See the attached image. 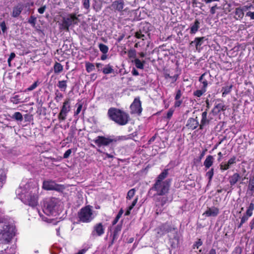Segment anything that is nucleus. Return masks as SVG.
Wrapping results in <instances>:
<instances>
[{
    "label": "nucleus",
    "mask_w": 254,
    "mask_h": 254,
    "mask_svg": "<svg viewBox=\"0 0 254 254\" xmlns=\"http://www.w3.org/2000/svg\"><path fill=\"white\" fill-rule=\"evenodd\" d=\"M168 170H164L158 176L155 180V183L151 190L156 191L157 195H166L170 187V181L165 180L168 176Z\"/></svg>",
    "instance_id": "1"
},
{
    "label": "nucleus",
    "mask_w": 254,
    "mask_h": 254,
    "mask_svg": "<svg viewBox=\"0 0 254 254\" xmlns=\"http://www.w3.org/2000/svg\"><path fill=\"white\" fill-rule=\"evenodd\" d=\"M108 115L110 118L121 126L126 125L128 121V115L125 112L112 108L109 109Z\"/></svg>",
    "instance_id": "2"
},
{
    "label": "nucleus",
    "mask_w": 254,
    "mask_h": 254,
    "mask_svg": "<svg viewBox=\"0 0 254 254\" xmlns=\"http://www.w3.org/2000/svg\"><path fill=\"white\" fill-rule=\"evenodd\" d=\"M60 201L56 198H52L44 203L43 212L48 216H57L59 214Z\"/></svg>",
    "instance_id": "3"
},
{
    "label": "nucleus",
    "mask_w": 254,
    "mask_h": 254,
    "mask_svg": "<svg viewBox=\"0 0 254 254\" xmlns=\"http://www.w3.org/2000/svg\"><path fill=\"white\" fill-rule=\"evenodd\" d=\"M96 216L92 206L87 205L82 207L78 213L79 220L83 223H89Z\"/></svg>",
    "instance_id": "4"
},
{
    "label": "nucleus",
    "mask_w": 254,
    "mask_h": 254,
    "mask_svg": "<svg viewBox=\"0 0 254 254\" xmlns=\"http://www.w3.org/2000/svg\"><path fill=\"white\" fill-rule=\"evenodd\" d=\"M13 236V228L10 225L4 224L0 228V242L1 243H8Z\"/></svg>",
    "instance_id": "5"
},
{
    "label": "nucleus",
    "mask_w": 254,
    "mask_h": 254,
    "mask_svg": "<svg viewBox=\"0 0 254 254\" xmlns=\"http://www.w3.org/2000/svg\"><path fill=\"white\" fill-rule=\"evenodd\" d=\"M123 136H98L96 137L93 141L99 147L102 146H107L110 143L116 142L119 140L122 139Z\"/></svg>",
    "instance_id": "6"
},
{
    "label": "nucleus",
    "mask_w": 254,
    "mask_h": 254,
    "mask_svg": "<svg viewBox=\"0 0 254 254\" xmlns=\"http://www.w3.org/2000/svg\"><path fill=\"white\" fill-rule=\"evenodd\" d=\"M38 195L32 191L28 192L21 198L22 201L26 205L34 207L38 205Z\"/></svg>",
    "instance_id": "7"
},
{
    "label": "nucleus",
    "mask_w": 254,
    "mask_h": 254,
    "mask_svg": "<svg viewBox=\"0 0 254 254\" xmlns=\"http://www.w3.org/2000/svg\"><path fill=\"white\" fill-rule=\"evenodd\" d=\"M43 188L45 190H54L62 192L64 190L63 185L57 184L53 181H44Z\"/></svg>",
    "instance_id": "8"
},
{
    "label": "nucleus",
    "mask_w": 254,
    "mask_h": 254,
    "mask_svg": "<svg viewBox=\"0 0 254 254\" xmlns=\"http://www.w3.org/2000/svg\"><path fill=\"white\" fill-rule=\"evenodd\" d=\"M130 113L139 115L142 112L141 103L139 98H135L133 102L130 105Z\"/></svg>",
    "instance_id": "9"
},
{
    "label": "nucleus",
    "mask_w": 254,
    "mask_h": 254,
    "mask_svg": "<svg viewBox=\"0 0 254 254\" xmlns=\"http://www.w3.org/2000/svg\"><path fill=\"white\" fill-rule=\"evenodd\" d=\"M79 20L75 14H70L64 18V29L66 28L67 30L70 26H73L77 25Z\"/></svg>",
    "instance_id": "10"
},
{
    "label": "nucleus",
    "mask_w": 254,
    "mask_h": 254,
    "mask_svg": "<svg viewBox=\"0 0 254 254\" xmlns=\"http://www.w3.org/2000/svg\"><path fill=\"white\" fill-rule=\"evenodd\" d=\"M105 232V228L101 223H99L95 224L93 227V229L92 231V235L93 236H101Z\"/></svg>",
    "instance_id": "11"
},
{
    "label": "nucleus",
    "mask_w": 254,
    "mask_h": 254,
    "mask_svg": "<svg viewBox=\"0 0 254 254\" xmlns=\"http://www.w3.org/2000/svg\"><path fill=\"white\" fill-rule=\"evenodd\" d=\"M174 228H172L171 226L167 224H163L157 229V234L159 237L162 236L167 233L171 232L172 231H175Z\"/></svg>",
    "instance_id": "12"
},
{
    "label": "nucleus",
    "mask_w": 254,
    "mask_h": 254,
    "mask_svg": "<svg viewBox=\"0 0 254 254\" xmlns=\"http://www.w3.org/2000/svg\"><path fill=\"white\" fill-rule=\"evenodd\" d=\"M219 213V209L218 208L212 206L208 207L207 210L203 213V215L207 217H215Z\"/></svg>",
    "instance_id": "13"
},
{
    "label": "nucleus",
    "mask_w": 254,
    "mask_h": 254,
    "mask_svg": "<svg viewBox=\"0 0 254 254\" xmlns=\"http://www.w3.org/2000/svg\"><path fill=\"white\" fill-rule=\"evenodd\" d=\"M197 117L195 119L189 118L187 121V124L186 125V127L190 130H194L199 126V122L197 119Z\"/></svg>",
    "instance_id": "14"
},
{
    "label": "nucleus",
    "mask_w": 254,
    "mask_h": 254,
    "mask_svg": "<svg viewBox=\"0 0 254 254\" xmlns=\"http://www.w3.org/2000/svg\"><path fill=\"white\" fill-rule=\"evenodd\" d=\"M125 5L124 0H117L112 2L111 7L114 10L122 11Z\"/></svg>",
    "instance_id": "15"
},
{
    "label": "nucleus",
    "mask_w": 254,
    "mask_h": 254,
    "mask_svg": "<svg viewBox=\"0 0 254 254\" xmlns=\"http://www.w3.org/2000/svg\"><path fill=\"white\" fill-rule=\"evenodd\" d=\"M23 7L24 6L23 4L21 3H19L17 5H15L12 9L11 13L12 17L16 18L19 16L21 14Z\"/></svg>",
    "instance_id": "16"
},
{
    "label": "nucleus",
    "mask_w": 254,
    "mask_h": 254,
    "mask_svg": "<svg viewBox=\"0 0 254 254\" xmlns=\"http://www.w3.org/2000/svg\"><path fill=\"white\" fill-rule=\"evenodd\" d=\"M247 194L249 196H254V176L249 180L247 190Z\"/></svg>",
    "instance_id": "17"
},
{
    "label": "nucleus",
    "mask_w": 254,
    "mask_h": 254,
    "mask_svg": "<svg viewBox=\"0 0 254 254\" xmlns=\"http://www.w3.org/2000/svg\"><path fill=\"white\" fill-rule=\"evenodd\" d=\"M214 158L212 155H208L206 156L204 161L203 165L206 169H209L213 164Z\"/></svg>",
    "instance_id": "18"
},
{
    "label": "nucleus",
    "mask_w": 254,
    "mask_h": 254,
    "mask_svg": "<svg viewBox=\"0 0 254 254\" xmlns=\"http://www.w3.org/2000/svg\"><path fill=\"white\" fill-rule=\"evenodd\" d=\"M235 13V19L237 20H241L243 19L244 16V12L243 9H241V7H237L235 9L234 11Z\"/></svg>",
    "instance_id": "19"
},
{
    "label": "nucleus",
    "mask_w": 254,
    "mask_h": 254,
    "mask_svg": "<svg viewBox=\"0 0 254 254\" xmlns=\"http://www.w3.org/2000/svg\"><path fill=\"white\" fill-rule=\"evenodd\" d=\"M200 22L198 20L195 19L194 23L192 24L190 27V33L194 34L198 31L199 28Z\"/></svg>",
    "instance_id": "20"
},
{
    "label": "nucleus",
    "mask_w": 254,
    "mask_h": 254,
    "mask_svg": "<svg viewBox=\"0 0 254 254\" xmlns=\"http://www.w3.org/2000/svg\"><path fill=\"white\" fill-rule=\"evenodd\" d=\"M202 119L200 122V124L199 125V128L200 129H203V126L208 124L209 120L207 119V113L206 111L203 112L202 113Z\"/></svg>",
    "instance_id": "21"
},
{
    "label": "nucleus",
    "mask_w": 254,
    "mask_h": 254,
    "mask_svg": "<svg viewBox=\"0 0 254 254\" xmlns=\"http://www.w3.org/2000/svg\"><path fill=\"white\" fill-rule=\"evenodd\" d=\"M240 179V176L238 173H234L229 178V181L231 186H234Z\"/></svg>",
    "instance_id": "22"
},
{
    "label": "nucleus",
    "mask_w": 254,
    "mask_h": 254,
    "mask_svg": "<svg viewBox=\"0 0 254 254\" xmlns=\"http://www.w3.org/2000/svg\"><path fill=\"white\" fill-rule=\"evenodd\" d=\"M225 110V105L222 102L216 103L214 108V110L216 111L217 112H220L221 111H224Z\"/></svg>",
    "instance_id": "23"
},
{
    "label": "nucleus",
    "mask_w": 254,
    "mask_h": 254,
    "mask_svg": "<svg viewBox=\"0 0 254 254\" xmlns=\"http://www.w3.org/2000/svg\"><path fill=\"white\" fill-rule=\"evenodd\" d=\"M133 63L137 68L142 69L144 68V64H145V61H141L138 59H135L133 61Z\"/></svg>",
    "instance_id": "24"
},
{
    "label": "nucleus",
    "mask_w": 254,
    "mask_h": 254,
    "mask_svg": "<svg viewBox=\"0 0 254 254\" xmlns=\"http://www.w3.org/2000/svg\"><path fill=\"white\" fill-rule=\"evenodd\" d=\"M206 74H202L199 78V81H200L203 84L202 88L206 89V87L208 85V82L207 79H206L204 77Z\"/></svg>",
    "instance_id": "25"
},
{
    "label": "nucleus",
    "mask_w": 254,
    "mask_h": 254,
    "mask_svg": "<svg viewBox=\"0 0 254 254\" xmlns=\"http://www.w3.org/2000/svg\"><path fill=\"white\" fill-rule=\"evenodd\" d=\"M13 119L17 121L21 122L23 120V116L20 112H16L11 117Z\"/></svg>",
    "instance_id": "26"
},
{
    "label": "nucleus",
    "mask_w": 254,
    "mask_h": 254,
    "mask_svg": "<svg viewBox=\"0 0 254 254\" xmlns=\"http://www.w3.org/2000/svg\"><path fill=\"white\" fill-rule=\"evenodd\" d=\"M137 200H138V198L137 197H136L134 200L133 201H132V202L131 203V205L130 206H128V208H127V211L125 213V215L126 216H127L128 215L130 214V211L132 209V208H133V207L135 205V204H136L137 202Z\"/></svg>",
    "instance_id": "27"
},
{
    "label": "nucleus",
    "mask_w": 254,
    "mask_h": 254,
    "mask_svg": "<svg viewBox=\"0 0 254 254\" xmlns=\"http://www.w3.org/2000/svg\"><path fill=\"white\" fill-rule=\"evenodd\" d=\"M204 39V37H197L195 38L193 41H192L191 44L195 43V47L196 49L198 46H200L202 45L203 40Z\"/></svg>",
    "instance_id": "28"
},
{
    "label": "nucleus",
    "mask_w": 254,
    "mask_h": 254,
    "mask_svg": "<svg viewBox=\"0 0 254 254\" xmlns=\"http://www.w3.org/2000/svg\"><path fill=\"white\" fill-rule=\"evenodd\" d=\"M232 85L227 86L222 88V96L225 97L227 94L230 93L232 88Z\"/></svg>",
    "instance_id": "29"
},
{
    "label": "nucleus",
    "mask_w": 254,
    "mask_h": 254,
    "mask_svg": "<svg viewBox=\"0 0 254 254\" xmlns=\"http://www.w3.org/2000/svg\"><path fill=\"white\" fill-rule=\"evenodd\" d=\"M114 72L113 67L110 65H107L103 69V72L105 74H109Z\"/></svg>",
    "instance_id": "30"
},
{
    "label": "nucleus",
    "mask_w": 254,
    "mask_h": 254,
    "mask_svg": "<svg viewBox=\"0 0 254 254\" xmlns=\"http://www.w3.org/2000/svg\"><path fill=\"white\" fill-rule=\"evenodd\" d=\"M54 69L55 73H59L63 70V66L61 64L56 62L54 65Z\"/></svg>",
    "instance_id": "31"
},
{
    "label": "nucleus",
    "mask_w": 254,
    "mask_h": 254,
    "mask_svg": "<svg viewBox=\"0 0 254 254\" xmlns=\"http://www.w3.org/2000/svg\"><path fill=\"white\" fill-rule=\"evenodd\" d=\"M86 70L87 72L89 73L95 69V66L93 64L87 62L85 64Z\"/></svg>",
    "instance_id": "32"
},
{
    "label": "nucleus",
    "mask_w": 254,
    "mask_h": 254,
    "mask_svg": "<svg viewBox=\"0 0 254 254\" xmlns=\"http://www.w3.org/2000/svg\"><path fill=\"white\" fill-rule=\"evenodd\" d=\"M214 175V169L211 168L206 173L205 176L208 179V182L210 183Z\"/></svg>",
    "instance_id": "33"
},
{
    "label": "nucleus",
    "mask_w": 254,
    "mask_h": 254,
    "mask_svg": "<svg viewBox=\"0 0 254 254\" xmlns=\"http://www.w3.org/2000/svg\"><path fill=\"white\" fill-rule=\"evenodd\" d=\"M99 48L100 51L104 54H106L109 50L108 46L103 44H100L99 45Z\"/></svg>",
    "instance_id": "34"
},
{
    "label": "nucleus",
    "mask_w": 254,
    "mask_h": 254,
    "mask_svg": "<svg viewBox=\"0 0 254 254\" xmlns=\"http://www.w3.org/2000/svg\"><path fill=\"white\" fill-rule=\"evenodd\" d=\"M10 101L13 104H17L19 103L22 102L21 99L20 98V95H16L13 97H11L10 99Z\"/></svg>",
    "instance_id": "35"
},
{
    "label": "nucleus",
    "mask_w": 254,
    "mask_h": 254,
    "mask_svg": "<svg viewBox=\"0 0 254 254\" xmlns=\"http://www.w3.org/2000/svg\"><path fill=\"white\" fill-rule=\"evenodd\" d=\"M40 84L38 80L34 82L32 85L25 89V91H31L34 90Z\"/></svg>",
    "instance_id": "36"
},
{
    "label": "nucleus",
    "mask_w": 254,
    "mask_h": 254,
    "mask_svg": "<svg viewBox=\"0 0 254 254\" xmlns=\"http://www.w3.org/2000/svg\"><path fill=\"white\" fill-rule=\"evenodd\" d=\"M135 192V190L134 189H132L130 190L127 194V200L128 202V200H130L134 195Z\"/></svg>",
    "instance_id": "37"
},
{
    "label": "nucleus",
    "mask_w": 254,
    "mask_h": 254,
    "mask_svg": "<svg viewBox=\"0 0 254 254\" xmlns=\"http://www.w3.org/2000/svg\"><path fill=\"white\" fill-rule=\"evenodd\" d=\"M206 91V89L202 88L201 90H197L193 92V95L197 97H201Z\"/></svg>",
    "instance_id": "38"
},
{
    "label": "nucleus",
    "mask_w": 254,
    "mask_h": 254,
    "mask_svg": "<svg viewBox=\"0 0 254 254\" xmlns=\"http://www.w3.org/2000/svg\"><path fill=\"white\" fill-rule=\"evenodd\" d=\"M147 36H148V34L145 35L142 33V32L139 31L136 32L135 33V36L138 39H141L142 40H144L146 39Z\"/></svg>",
    "instance_id": "39"
},
{
    "label": "nucleus",
    "mask_w": 254,
    "mask_h": 254,
    "mask_svg": "<svg viewBox=\"0 0 254 254\" xmlns=\"http://www.w3.org/2000/svg\"><path fill=\"white\" fill-rule=\"evenodd\" d=\"M36 17L33 15L30 16L28 20V22L30 23L33 27L35 26L36 23Z\"/></svg>",
    "instance_id": "40"
},
{
    "label": "nucleus",
    "mask_w": 254,
    "mask_h": 254,
    "mask_svg": "<svg viewBox=\"0 0 254 254\" xmlns=\"http://www.w3.org/2000/svg\"><path fill=\"white\" fill-rule=\"evenodd\" d=\"M124 212V211L122 209H121L118 214H117V216L116 217L115 219L113 220V222H112V224L113 225H115L117 222L118 221H119V219L120 218V217H121V216L122 215L123 213Z\"/></svg>",
    "instance_id": "41"
},
{
    "label": "nucleus",
    "mask_w": 254,
    "mask_h": 254,
    "mask_svg": "<svg viewBox=\"0 0 254 254\" xmlns=\"http://www.w3.org/2000/svg\"><path fill=\"white\" fill-rule=\"evenodd\" d=\"M6 175L4 171L0 169V181L4 183Z\"/></svg>",
    "instance_id": "42"
},
{
    "label": "nucleus",
    "mask_w": 254,
    "mask_h": 254,
    "mask_svg": "<svg viewBox=\"0 0 254 254\" xmlns=\"http://www.w3.org/2000/svg\"><path fill=\"white\" fill-rule=\"evenodd\" d=\"M162 197H160L159 201H160L161 205H164L168 201V197L165 195H162Z\"/></svg>",
    "instance_id": "43"
},
{
    "label": "nucleus",
    "mask_w": 254,
    "mask_h": 254,
    "mask_svg": "<svg viewBox=\"0 0 254 254\" xmlns=\"http://www.w3.org/2000/svg\"><path fill=\"white\" fill-rule=\"evenodd\" d=\"M15 54L13 52L10 53V56L7 60L8 66H11V61L15 57Z\"/></svg>",
    "instance_id": "44"
},
{
    "label": "nucleus",
    "mask_w": 254,
    "mask_h": 254,
    "mask_svg": "<svg viewBox=\"0 0 254 254\" xmlns=\"http://www.w3.org/2000/svg\"><path fill=\"white\" fill-rule=\"evenodd\" d=\"M242 249L240 247H236L231 254H242Z\"/></svg>",
    "instance_id": "45"
},
{
    "label": "nucleus",
    "mask_w": 254,
    "mask_h": 254,
    "mask_svg": "<svg viewBox=\"0 0 254 254\" xmlns=\"http://www.w3.org/2000/svg\"><path fill=\"white\" fill-rule=\"evenodd\" d=\"M220 169L222 170H227L230 167L227 164V163H222L220 165Z\"/></svg>",
    "instance_id": "46"
},
{
    "label": "nucleus",
    "mask_w": 254,
    "mask_h": 254,
    "mask_svg": "<svg viewBox=\"0 0 254 254\" xmlns=\"http://www.w3.org/2000/svg\"><path fill=\"white\" fill-rule=\"evenodd\" d=\"M236 157L235 156H233V157L231 158L227 163L229 165V166L230 167L231 165L236 163Z\"/></svg>",
    "instance_id": "47"
},
{
    "label": "nucleus",
    "mask_w": 254,
    "mask_h": 254,
    "mask_svg": "<svg viewBox=\"0 0 254 254\" xmlns=\"http://www.w3.org/2000/svg\"><path fill=\"white\" fill-rule=\"evenodd\" d=\"M82 3L85 8L88 9L89 8L90 3L89 0H82Z\"/></svg>",
    "instance_id": "48"
},
{
    "label": "nucleus",
    "mask_w": 254,
    "mask_h": 254,
    "mask_svg": "<svg viewBox=\"0 0 254 254\" xmlns=\"http://www.w3.org/2000/svg\"><path fill=\"white\" fill-rule=\"evenodd\" d=\"M248 218L249 217L247 216L246 215H244L241 218V222L239 226V228L241 227V226L248 220Z\"/></svg>",
    "instance_id": "49"
},
{
    "label": "nucleus",
    "mask_w": 254,
    "mask_h": 254,
    "mask_svg": "<svg viewBox=\"0 0 254 254\" xmlns=\"http://www.w3.org/2000/svg\"><path fill=\"white\" fill-rule=\"evenodd\" d=\"M0 26L1 27L2 32L5 33L7 30V27L5 21H3L2 22H1Z\"/></svg>",
    "instance_id": "50"
},
{
    "label": "nucleus",
    "mask_w": 254,
    "mask_h": 254,
    "mask_svg": "<svg viewBox=\"0 0 254 254\" xmlns=\"http://www.w3.org/2000/svg\"><path fill=\"white\" fill-rule=\"evenodd\" d=\"M76 106H77V108L75 112V115H78L81 111L82 108V105L81 104H77Z\"/></svg>",
    "instance_id": "51"
},
{
    "label": "nucleus",
    "mask_w": 254,
    "mask_h": 254,
    "mask_svg": "<svg viewBox=\"0 0 254 254\" xmlns=\"http://www.w3.org/2000/svg\"><path fill=\"white\" fill-rule=\"evenodd\" d=\"M59 117L60 120H64V105L61 107V111Z\"/></svg>",
    "instance_id": "52"
},
{
    "label": "nucleus",
    "mask_w": 254,
    "mask_h": 254,
    "mask_svg": "<svg viewBox=\"0 0 254 254\" xmlns=\"http://www.w3.org/2000/svg\"><path fill=\"white\" fill-rule=\"evenodd\" d=\"M182 93L181 90L179 89L177 91L176 94L175 96V100L180 99L182 96Z\"/></svg>",
    "instance_id": "53"
},
{
    "label": "nucleus",
    "mask_w": 254,
    "mask_h": 254,
    "mask_svg": "<svg viewBox=\"0 0 254 254\" xmlns=\"http://www.w3.org/2000/svg\"><path fill=\"white\" fill-rule=\"evenodd\" d=\"M62 98H63L62 94L61 93L57 92L56 93V100L57 101H59L62 99Z\"/></svg>",
    "instance_id": "54"
},
{
    "label": "nucleus",
    "mask_w": 254,
    "mask_h": 254,
    "mask_svg": "<svg viewBox=\"0 0 254 254\" xmlns=\"http://www.w3.org/2000/svg\"><path fill=\"white\" fill-rule=\"evenodd\" d=\"M46 8L45 5L42 6L38 9V11L39 13L43 14L45 12Z\"/></svg>",
    "instance_id": "55"
},
{
    "label": "nucleus",
    "mask_w": 254,
    "mask_h": 254,
    "mask_svg": "<svg viewBox=\"0 0 254 254\" xmlns=\"http://www.w3.org/2000/svg\"><path fill=\"white\" fill-rule=\"evenodd\" d=\"M182 103V100H181L180 99L176 100V101L175 102V103H174V106L175 107H179L180 106V105H181Z\"/></svg>",
    "instance_id": "56"
},
{
    "label": "nucleus",
    "mask_w": 254,
    "mask_h": 254,
    "mask_svg": "<svg viewBox=\"0 0 254 254\" xmlns=\"http://www.w3.org/2000/svg\"><path fill=\"white\" fill-rule=\"evenodd\" d=\"M246 16L250 17L251 19H254V12L249 11L246 13Z\"/></svg>",
    "instance_id": "57"
},
{
    "label": "nucleus",
    "mask_w": 254,
    "mask_h": 254,
    "mask_svg": "<svg viewBox=\"0 0 254 254\" xmlns=\"http://www.w3.org/2000/svg\"><path fill=\"white\" fill-rule=\"evenodd\" d=\"M173 112H174V111L172 110H171L170 109L168 113H167V117L168 119H170L171 118V117L173 115Z\"/></svg>",
    "instance_id": "58"
},
{
    "label": "nucleus",
    "mask_w": 254,
    "mask_h": 254,
    "mask_svg": "<svg viewBox=\"0 0 254 254\" xmlns=\"http://www.w3.org/2000/svg\"><path fill=\"white\" fill-rule=\"evenodd\" d=\"M218 8L217 7V5H215V6H212L210 9V13L212 14H214L215 13L216 9Z\"/></svg>",
    "instance_id": "59"
},
{
    "label": "nucleus",
    "mask_w": 254,
    "mask_h": 254,
    "mask_svg": "<svg viewBox=\"0 0 254 254\" xmlns=\"http://www.w3.org/2000/svg\"><path fill=\"white\" fill-rule=\"evenodd\" d=\"M71 153V149H68L67 151H66V152L64 153V158H67L70 155Z\"/></svg>",
    "instance_id": "60"
},
{
    "label": "nucleus",
    "mask_w": 254,
    "mask_h": 254,
    "mask_svg": "<svg viewBox=\"0 0 254 254\" xmlns=\"http://www.w3.org/2000/svg\"><path fill=\"white\" fill-rule=\"evenodd\" d=\"M202 242L200 240V239H199V240H198V241L197 242H196V243L194 245L198 249L199 246L202 245Z\"/></svg>",
    "instance_id": "61"
},
{
    "label": "nucleus",
    "mask_w": 254,
    "mask_h": 254,
    "mask_svg": "<svg viewBox=\"0 0 254 254\" xmlns=\"http://www.w3.org/2000/svg\"><path fill=\"white\" fill-rule=\"evenodd\" d=\"M252 214H253V211L247 209L246 215L249 217L251 216L252 215Z\"/></svg>",
    "instance_id": "62"
},
{
    "label": "nucleus",
    "mask_w": 254,
    "mask_h": 254,
    "mask_svg": "<svg viewBox=\"0 0 254 254\" xmlns=\"http://www.w3.org/2000/svg\"><path fill=\"white\" fill-rule=\"evenodd\" d=\"M254 209V204L252 202H251L250 204V205L248 208V209L253 211Z\"/></svg>",
    "instance_id": "63"
},
{
    "label": "nucleus",
    "mask_w": 254,
    "mask_h": 254,
    "mask_svg": "<svg viewBox=\"0 0 254 254\" xmlns=\"http://www.w3.org/2000/svg\"><path fill=\"white\" fill-rule=\"evenodd\" d=\"M58 86L60 88H64V80L59 81Z\"/></svg>",
    "instance_id": "64"
}]
</instances>
